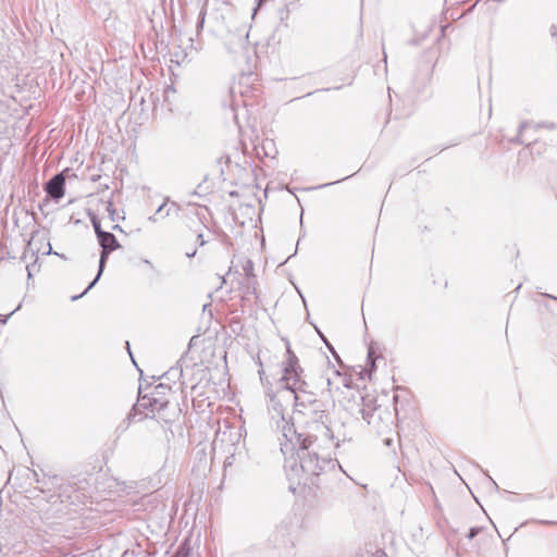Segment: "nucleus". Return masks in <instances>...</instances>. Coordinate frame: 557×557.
I'll list each match as a JSON object with an SVG mask.
<instances>
[{
    "mask_svg": "<svg viewBox=\"0 0 557 557\" xmlns=\"http://www.w3.org/2000/svg\"><path fill=\"white\" fill-rule=\"evenodd\" d=\"M481 532V528L473 527L469 530L468 539L473 540Z\"/></svg>",
    "mask_w": 557,
    "mask_h": 557,
    "instance_id": "4468645a",
    "label": "nucleus"
},
{
    "mask_svg": "<svg viewBox=\"0 0 557 557\" xmlns=\"http://www.w3.org/2000/svg\"><path fill=\"white\" fill-rule=\"evenodd\" d=\"M112 228L115 230V231H122V228L117 224H115Z\"/></svg>",
    "mask_w": 557,
    "mask_h": 557,
    "instance_id": "2f4dec72",
    "label": "nucleus"
},
{
    "mask_svg": "<svg viewBox=\"0 0 557 557\" xmlns=\"http://www.w3.org/2000/svg\"><path fill=\"white\" fill-rule=\"evenodd\" d=\"M45 191L53 200L59 201L65 193V176L64 173L53 175L45 185Z\"/></svg>",
    "mask_w": 557,
    "mask_h": 557,
    "instance_id": "423d86ee",
    "label": "nucleus"
},
{
    "mask_svg": "<svg viewBox=\"0 0 557 557\" xmlns=\"http://www.w3.org/2000/svg\"><path fill=\"white\" fill-rule=\"evenodd\" d=\"M346 421H335L330 424L332 429V440L335 444V450L339 448L341 443L350 442L352 440V432L348 430Z\"/></svg>",
    "mask_w": 557,
    "mask_h": 557,
    "instance_id": "0eeeda50",
    "label": "nucleus"
},
{
    "mask_svg": "<svg viewBox=\"0 0 557 557\" xmlns=\"http://www.w3.org/2000/svg\"><path fill=\"white\" fill-rule=\"evenodd\" d=\"M288 17V9H285L281 12V21L284 23L285 26H287V23L285 22Z\"/></svg>",
    "mask_w": 557,
    "mask_h": 557,
    "instance_id": "6ab92c4d",
    "label": "nucleus"
},
{
    "mask_svg": "<svg viewBox=\"0 0 557 557\" xmlns=\"http://www.w3.org/2000/svg\"><path fill=\"white\" fill-rule=\"evenodd\" d=\"M368 360L370 361L371 370L374 368V361L372 360V351L369 350Z\"/></svg>",
    "mask_w": 557,
    "mask_h": 557,
    "instance_id": "393cba45",
    "label": "nucleus"
},
{
    "mask_svg": "<svg viewBox=\"0 0 557 557\" xmlns=\"http://www.w3.org/2000/svg\"><path fill=\"white\" fill-rule=\"evenodd\" d=\"M259 374H260V380L263 381L264 371L263 370H259Z\"/></svg>",
    "mask_w": 557,
    "mask_h": 557,
    "instance_id": "7c9ffc66",
    "label": "nucleus"
},
{
    "mask_svg": "<svg viewBox=\"0 0 557 557\" xmlns=\"http://www.w3.org/2000/svg\"><path fill=\"white\" fill-rule=\"evenodd\" d=\"M226 435L228 436V438L231 441H234V440L239 441V438L242 437V432L238 429L231 428L228 430V432H226V431L222 432V436H226Z\"/></svg>",
    "mask_w": 557,
    "mask_h": 557,
    "instance_id": "9d476101",
    "label": "nucleus"
},
{
    "mask_svg": "<svg viewBox=\"0 0 557 557\" xmlns=\"http://www.w3.org/2000/svg\"><path fill=\"white\" fill-rule=\"evenodd\" d=\"M36 269H37V263H36V261H35V262H33L32 264H27V265H26V270H27V273H28V277H32V275H33L34 271H36Z\"/></svg>",
    "mask_w": 557,
    "mask_h": 557,
    "instance_id": "f3484780",
    "label": "nucleus"
},
{
    "mask_svg": "<svg viewBox=\"0 0 557 557\" xmlns=\"http://www.w3.org/2000/svg\"><path fill=\"white\" fill-rule=\"evenodd\" d=\"M286 535V531L285 530H277L275 531V534H274V541L272 543L273 546H276L277 543L280 542V540H283Z\"/></svg>",
    "mask_w": 557,
    "mask_h": 557,
    "instance_id": "f8f14e48",
    "label": "nucleus"
},
{
    "mask_svg": "<svg viewBox=\"0 0 557 557\" xmlns=\"http://www.w3.org/2000/svg\"><path fill=\"white\" fill-rule=\"evenodd\" d=\"M121 557H135V552L126 549Z\"/></svg>",
    "mask_w": 557,
    "mask_h": 557,
    "instance_id": "412c9836",
    "label": "nucleus"
},
{
    "mask_svg": "<svg viewBox=\"0 0 557 557\" xmlns=\"http://www.w3.org/2000/svg\"><path fill=\"white\" fill-rule=\"evenodd\" d=\"M174 209L176 212H178L180 207L176 202H172L170 208L166 210L165 215H170L171 210Z\"/></svg>",
    "mask_w": 557,
    "mask_h": 557,
    "instance_id": "aec40b11",
    "label": "nucleus"
},
{
    "mask_svg": "<svg viewBox=\"0 0 557 557\" xmlns=\"http://www.w3.org/2000/svg\"><path fill=\"white\" fill-rule=\"evenodd\" d=\"M253 262L248 258H240L227 272L232 283L237 284V288L245 295H255L257 290V277L253 272Z\"/></svg>",
    "mask_w": 557,
    "mask_h": 557,
    "instance_id": "20e7f679",
    "label": "nucleus"
},
{
    "mask_svg": "<svg viewBox=\"0 0 557 557\" xmlns=\"http://www.w3.org/2000/svg\"><path fill=\"white\" fill-rule=\"evenodd\" d=\"M91 223H92V226H94V230H95V233L97 235V237L99 235H101V233H104L106 231H103L101 228V224H100V221L96 218V216H92L91 218Z\"/></svg>",
    "mask_w": 557,
    "mask_h": 557,
    "instance_id": "9b49d317",
    "label": "nucleus"
},
{
    "mask_svg": "<svg viewBox=\"0 0 557 557\" xmlns=\"http://www.w3.org/2000/svg\"><path fill=\"white\" fill-rule=\"evenodd\" d=\"M149 220L156 222V218L154 216H149Z\"/></svg>",
    "mask_w": 557,
    "mask_h": 557,
    "instance_id": "f704fd0d",
    "label": "nucleus"
},
{
    "mask_svg": "<svg viewBox=\"0 0 557 557\" xmlns=\"http://www.w3.org/2000/svg\"><path fill=\"white\" fill-rule=\"evenodd\" d=\"M342 181H345V177H342ZM339 182H341V180L336 181L335 184L339 183Z\"/></svg>",
    "mask_w": 557,
    "mask_h": 557,
    "instance_id": "c9c22d12",
    "label": "nucleus"
},
{
    "mask_svg": "<svg viewBox=\"0 0 557 557\" xmlns=\"http://www.w3.org/2000/svg\"><path fill=\"white\" fill-rule=\"evenodd\" d=\"M529 126H530V123H528V122L521 123L519 126V133L521 134Z\"/></svg>",
    "mask_w": 557,
    "mask_h": 557,
    "instance_id": "4be33fe9",
    "label": "nucleus"
},
{
    "mask_svg": "<svg viewBox=\"0 0 557 557\" xmlns=\"http://www.w3.org/2000/svg\"><path fill=\"white\" fill-rule=\"evenodd\" d=\"M539 127H548V128H553L554 127V124L553 123H542V124H537Z\"/></svg>",
    "mask_w": 557,
    "mask_h": 557,
    "instance_id": "bb28decb",
    "label": "nucleus"
},
{
    "mask_svg": "<svg viewBox=\"0 0 557 557\" xmlns=\"http://www.w3.org/2000/svg\"><path fill=\"white\" fill-rule=\"evenodd\" d=\"M197 240L199 243V246H203L206 244V240H205L203 235L201 233L198 234Z\"/></svg>",
    "mask_w": 557,
    "mask_h": 557,
    "instance_id": "5701e85b",
    "label": "nucleus"
},
{
    "mask_svg": "<svg viewBox=\"0 0 557 557\" xmlns=\"http://www.w3.org/2000/svg\"><path fill=\"white\" fill-rule=\"evenodd\" d=\"M97 238H98L99 245L101 247V253H100V259H99V269H98L97 276L82 294L72 296L71 299L73 301L83 297L88 290H90L96 285V283L98 282V280L100 278V276L103 272V269L106 267V262L108 260L109 255L112 251H114L115 249L120 248V244H119L116 237L110 232L101 233V235H99Z\"/></svg>",
    "mask_w": 557,
    "mask_h": 557,
    "instance_id": "39448f33",
    "label": "nucleus"
},
{
    "mask_svg": "<svg viewBox=\"0 0 557 557\" xmlns=\"http://www.w3.org/2000/svg\"><path fill=\"white\" fill-rule=\"evenodd\" d=\"M133 410L139 413L146 410L145 418L150 417L165 425L174 423L181 414V409L177 404L171 403L170 399L141 396L140 388L137 404L134 406Z\"/></svg>",
    "mask_w": 557,
    "mask_h": 557,
    "instance_id": "7ed1b4c3",
    "label": "nucleus"
},
{
    "mask_svg": "<svg viewBox=\"0 0 557 557\" xmlns=\"http://www.w3.org/2000/svg\"><path fill=\"white\" fill-rule=\"evenodd\" d=\"M195 253H196V251H193L191 253H187V257H189V258H190V257H194V256H195Z\"/></svg>",
    "mask_w": 557,
    "mask_h": 557,
    "instance_id": "473e14b6",
    "label": "nucleus"
},
{
    "mask_svg": "<svg viewBox=\"0 0 557 557\" xmlns=\"http://www.w3.org/2000/svg\"><path fill=\"white\" fill-rule=\"evenodd\" d=\"M234 121H235V123L237 124V126L240 128V127H242V125H240V123H239V121H238V113H237V112H234Z\"/></svg>",
    "mask_w": 557,
    "mask_h": 557,
    "instance_id": "c85d7f7f",
    "label": "nucleus"
},
{
    "mask_svg": "<svg viewBox=\"0 0 557 557\" xmlns=\"http://www.w3.org/2000/svg\"><path fill=\"white\" fill-rule=\"evenodd\" d=\"M171 395V387L166 384H158L152 388V391L149 394H146V397H156L159 399H169V396Z\"/></svg>",
    "mask_w": 557,
    "mask_h": 557,
    "instance_id": "1a4fd4ad",
    "label": "nucleus"
},
{
    "mask_svg": "<svg viewBox=\"0 0 557 557\" xmlns=\"http://www.w3.org/2000/svg\"><path fill=\"white\" fill-rule=\"evenodd\" d=\"M168 198L164 200V202L158 208L157 210V213H160L163 211V209L165 208V206L168 205Z\"/></svg>",
    "mask_w": 557,
    "mask_h": 557,
    "instance_id": "a878e982",
    "label": "nucleus"
},
{
    "mask_svg": "<svg viewBox=\"0 0 557 557\" xmlns=\"http://www.w3.org/2000/svg\"><path fill=\"white\" fill-rule=\"evenodd\" d=\"M333 184H334V183L324 184V185H322L321 187H327V186L333 185Z\"/></svg>",
    "mask_w": 557,
    "mask_h": 557,
    "instance_id": "72a5a7b5",
    "label": "nucleus"
},
{
    "mask_svg": "<svg viewBox=\"0 0 557 557\" xmlns=\"http://www.w3.org/2000/svg\"><path fill=\"white\" fill-rule=\"evenodd\" d=\"M205 17H206V9L202 8L200 13H199V17H198V23H197V28L198 29H201L203 27Z\"/></svg>",
    "mask_w": 557,
    "mask_h": 557,
    "instance_id": "ddd939ff",
    "label": "nucleus"
},
{
    "mask_svg": "<svg viewBox=\"0 0 557 557\" xmlns=\"http://www.w3.org/2000/svg\"><path fill=\"white\" fill-rule=\"evenodd\" d=\"M300 414L301 418H294L296 423L287 421L271 426L282 433V454L293 459L292 467L298 463L308 480L334 469L338 461L325 411L300 410Z\"/></svg>",
    "mask_w": 557,
    "mask_h": 557,
    "instance_id": "f257e3e1",
    "label": "nucleus"
},
{
    "mask_svg": "<svg viewBox=\"0 0 557 557\" xmlns=\"http://www.w3.org/2000/svg\"><path fill=\"white\" fill-rule=\"evenodd\" d=\"M511 143H515V144H522V143H523V140L520 138V134H519L516 138L511 139Z\"/></svg>",
    "mask_w": 557,
    "mask_h": 557,
    "instance_id": "cd10ccee",
    "label": "nucleus"
},
{
    "mask_svg": "<svg viewBox=\"0 0 557 557\" xmlns=\"http://www.w3.org/2000/svg\"><path fill=\"white\" fill-rule=\"evenodd\" d=\"M374 557H387L386 553L382 549H377L374 554Z\"/></svg>",
    "mask_w": 557,
    "mask_h": 557,
    "instance_id": "b1692460",
    "label": "nucleus"
},
{
    "mask_svg": "<svg viewBox=\"0 0 557 557\" xmlns=\"http://www.w3.org/2000/svg\"><path fill=\"white\" fill-rule=\"evenodd\" d=\"M384 444H385L386 446H392V444H393V440H392V438H386V440H384Z\"/></svg>",
    "mask_w": 557,
    "mask_h": 557,
    "instance_id": "c756f323",
    "label": "nucleus"
},
{
    "mask_svg": "<svg viewBox=\"0 0 557 557\" xmlns=\"http://www.w3.org/2000/svg\"><path fill=\"white\" fill-rule=\"evenodd\" d=\"M171 94H175V89L172 86H168L164 90V100L168 101L170 99Z\"/></svg>",
    "mask_w": 557,
    "mask_h": 557,
    "instance_id": "a211bd4d",
    "label": "nucleus"
},
{
    "mask_svg": "<svg viewBox=\"0 0 557 557\" xmlns=\"http://www.w3.org/2000/svg\"><path fill=\"white\" fill-rule=\"evenodd\" d=\"M188 556V552L185 547L181 546L176 553L174 554L173 557H187Z\"/></svg>",
    "mask_w": 557,
    "mask_h": 557,
    "instance_id": "2eb2a0df",
    "label": "nucleus"
},
{
    "mask_svg": "<svg viewBox=\"0 0 557 557\" xmlns=\"http://www.w3.org/2000/svg\"><path fill=\"white\" fill-rule=\"evenodd\" d=\"M129 355H132V354L129 352ZM131 359H132V361H135V358H134V356H131Z\"/></svg>",
    "mask_w": 557,
    "mask_h": 557,
    "instance_id": "e433bc0d",
    "label": "nucleus"
},
{
    "mask_svg": "<svg viewBox=\"0 0 557 557\" xmlns=\"http://www.w3.org/2000/svg\"><path fill=\"white\" fill-rule=\"evenodd\" d=\"M362 419L369 424L373 425L376 429H380V424L382 422V413L385 412L388 414L386 410H383L381 406L370 408L369 405H364L360 410Z\"/></svg>",
    "mask_w": 557,
    "mask_h": 557,
    "instance_id": "6e6552de",
    "label": "nucleus"
},
{
    "mask_svg": "<svg viewBox=\"0 0 557 557\" xmlns=\"http://www.w3.org/2000/svg\"><path fill=\"white\" fill-rule=\"evenodd\" d=\"M108 212H109L110 218H111L112 221H115V220L119 219V216L116 215L115 209L112 207V203H109Z\"/></svg>",
    "mask_w": 557,
    "mask_h": 557,
    "instance_id": "dca6fc26",
    "label": "nucleus"
},
{
    "mask_svg": "<svg viewBox=\"0 0 557 557\" xmlns=\"http://www.w3.org/2000/svg\"><path fill=\"white\" fill-rule=\"evenodd\" d=\"M277 389L267 395L270 397L269 413L271 425L289 421L288 409L295 408V418H301L302 411L323 410V403L309 391L304 376V369L289 345L286 348V358L282 362V376L277 381Z\"/></svg>",
    "mask_w": 557,
    "mask_h": 557,
    "instance_id": "f03ea898",
    "label": "nucleus"
},
{
    "mask_svg": "<svg viewBox=\"0 0 557 557\" xmlns=\"http://www.w3.org/2000/svg\"><path fill=\"white\" fill-rule=\"evenodd\" d=\"M129 355H132V354L129 352ZM131 359H132V361H135V358H134V356H131Z\"/></svg>",
    "mask_w": 557,
    "mask_h": 557,
    "instance_id": "4c0bfd02",
    "label": "nucleus"
}]
</instances>
